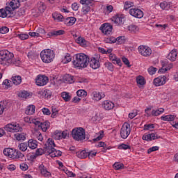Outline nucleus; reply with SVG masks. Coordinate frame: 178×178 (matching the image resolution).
<instances>
[{
  "label": "nucleus",
  "mask_w": 178,
  "mask_h": 178,
  "mask_svg": "<svg viewBox=\"0 0 178 178\" xmlns=\"http://www.w3.org/2000/svg\"><path fill=\"white\" fill-rule=\"evenodd\" d=\"M55 147H56V145H55L54 140L49 138L47 143L44 144V149H37L35 155L36 156H40V155H43V154H46V155L51 156V158L62 156V152H60V150H56L54 149Z\"/></svg>",
  "instance_id": "obj_1"
},
{
  "label": "nucleus",
  "mask_w": 178,
  "mask_h": 178,
  "mask_svg": "<svg viewBox=\"0 0 178 178\" xmlns=\"http://www.w3.org/2000/svg\"><path fill=\"white\" fill-rule=\"evenodd\" d=\"M15 55L8 50L0 51V64L3 66H9V65H15L19 66L20 65V58H13Z\"/></svg>",
  "instance_id": "obj_2"
},
{
  "label": "nucleus",
  "mask_w": 178,
  "mask_h": 178,
  "mask_svg": "<svg viewBox=\"0 0 178 178\" xmlns=\"http://www.w3.org/2000/svg\"><path fill=\"white\" fill-rule=\"evenodd\" d=\"M72 63L75 69H86L88 66V63H90V58L85 54H78L75 55Z\"/></svg>",
  "instance_id": "obj_3"
},
{
  "label": "nucleus",
  "mask_w": 178,
  "mask_h": 178,
  "mask_svg": "<svg viewBox=\"0 0 178 178\" xmlns=\"http://www.w3.org/2000/svg\"><path fill=\"white\" fill-rule=\"evenodd\" d=\"M40 58L44 63H51L55 59V51L50 49H46L40 52Z\"/></svg>",
  "instance_id": "obj_4"
},
{
  "label": "nucleus",
  "mask_w": 178,
  "mask_h": 178,
  "mask_svg": "<svg viewBox=\"0 0 178 178\" xmlns=\"http://www.w3.org/2000/svg\"><path fill=\"white\" fill-rule=\"evenodd\" d=\"M72 136L76 141L86 140V130L83 128H75L72 131Z\"/></svg>",
  "instance_id": "obj_5"
},
{
  "label": "nucleus",
  "mask_w": 178,
  "mask_h": 178,
  "mask_svg": "<svg viewBox=\"0 0 178 178\" xmlns=\"http://www.w3.org/2000/svg\"><path fill=\"white\" fill-rule=\"evenodd\" d=\"M4 130L10 133H19V131L23 130V128L19 124L11 123L6 124L4 127Z\"/></svg>",
  "instance_id": "obj_6"
},
{
  "label": "nucleus",
  "mask_w": 178,
  "mask_h": 178,
  "mask_svg": "<svg viewBox=\"0 0 178 178\" xmlns=\"http://www.w3.org/2000/svg\"><path fill=\"white\" fill-rule=\"evenodd\" d=\"M13 9L11 6H7L5 8V9L1 8L0 9V17H2L4 19V17H13L15 16V14H13Z\"/></svg>",
  "instance_id": "obj_7"
},
{
  "label": "nucleus",
  "mask_w": 178,
  "mask_h": 178,
  "mask_svg": "<svg viewBox=\"0 0 178 178\" xmlns=\"http://www.w3.org/2000/svg\"><path fill=\"white\" fill-rule=\"evenodd\" d=\"M130 133H131V129H130V124L125 122L122 125L120 129V136L124 140L127 138L129 136H130Z\"/></svg>",
  "instance_id": "obj_8"
},
{
  "label": "nucleus",
  "mask_w": 178,
  "mask_h": 178,
  "mask_svg": "<svg viewBox=\"0 0 178 178\" xmlns=\"http://www.w3.org/2000/svg\"><path fill=\"white\" fill-rule=\"evenodd\" d=\"M138 50L139 54L145 57L151 56L152 54V50L147 46L140 45L138 47Z\"/></svg>",
  "instance_id": "obj_9"
},
{
  "label": "nucleus",
  "mask_w": 178,
  "mask_h": 178,
  "mask_svg": "<svg viewBox=\"0 0 178 178\" xmlns=\"http://www.w3.org/2000/svg\"><path fill=\"white\" fill-rule=\"evenodd\" d=\"M48 76H44V75H38L35 83L39 87H42L44 86H47L49 81Z\"/></svg>",
  "instance_id": "obj_10"
},
{
  "label": "nucleus",
  "mask_w": 178,
  "mask_h": 178,
  "mask_svg": "<svg viewBox=\"0 0 178 178\" xmlns=\"http://www.w3.org/2000/svg\"><path fill=\"white\" fill-rule=\"evenodd\" d=\"M100 30L106 35H109V34L112 33V31L113 30V27L112 26V25H111V24L106 23V24H103L101 26Z\"/></svg>",
  "instance_id": "obj_11"
},
{
  "label": "nucleus",
  "mask_w": 178,
  "mask_h": 178,
  "mask_svg": "<svg viewBox=\"0 0 178 178\" xmlns=\"http://www.w3.org/2000/svg\"><path fill=\"white\" fill-rule=\"evenodd\" d=\"M129 14L134 17L141 19L144 17V13L138 8H131L129 10Z\"/></svg>",
  "instance_id": "obj_12"
},
{
  "label": "nucleus",
  "mask_w": 178,
  "mask_h": 178,
  "mask_svg": "<svg viewBox=\"0 0 178 178\" xmlns=\"http://www.w3.org/2000/svg\"><path fill=\"white\" fill-rule=\"evenodd\" d=\"M168 81V77L166 76H159L154 80V84L156 87H160V86H163L166 84V81Z\"/></svg>",
  "instance_id": "obj_13"
},
{
  "label": "nucleus",
  "mask_w": 178,
  "mask_h": 178,
  "mask_svg": "<svg viewBox=\"0 0 178 178\" xmlns=\"http://www.w3.org/2000/svg\"><path fill=\"white\" fill-rule=\"evenodd\" d=\"M162 67L159 70V73H165L168 70H170L173 67V64L170 63L168 66V61H161Z\"/></svg>",
  "instance_id": "obj_14"
},
{
  "label": "nucleus",
  "mask_w": 178,
  "mask_h": 178,
  "mask_svg": "<svg viewBox=\"0 0 178 178\" xmlns=\"http://www.w3.org/2000/svg\"><path fill=\"white\" fill-rule=\"evenodd\" d=\"M142 138L145 141H152V140H158V138H162V137L158 134H149L147 135H143Z\"/></svg>",
  "instance_id": "obj_15"
},
{
  "label": "nucleus",
  "mask_w": 178,
  "mask_h": 178,
  "mask_svg": "<svg viewBox=\"0 0 178 178\" xmlns=\"http://www.w3.org/2000/svg\"><path fill=\"white\" fill-rule=\"evenodd\" d=\"M3 154L6 156H8V158H12L15 159V156L16 155V150L12 148H6L3 149Z\"/></svg>",
  "instance_id": "obj_16"
},
{
  "label": "nucleus",
  "mask_w": 178,
  "mask_h": 178,
  "mask_svg": "<svg viewBox=\"0 0 178 178\" xmlns=\"http://www.w3.org/2000/svg\"><path fill=\"white\" fill-rule=\"evenodd\" d=\"M102 106L105 111H111V109L115 108V104L109 100H106L102 102Z\"/></svg>",
  "instance_id": "obj_17"
},
{
  "label": "nucleus",
  "mask_w": 178,
  "mask_h": 178,
  "mask_svg": "<svg viewBox=\"0 0 178 178\" xmlns=\"http://www.w3.org/2000/svg\"><path fill=\"white\" fill-rule=\"evenodd\" d=\"M102 98H105V93L94 91L92 93V99L93 101H101Z\"/></svg>",
  "instance_id": "obj_18"
},
{
  "label": "nucleus",
  "mask_w": 178,
  "mask_h": 178,
  "mask_svg": "<svg viewBox=\"0 0 178 178\" xmlns=\"http://www.w3.org/2000/svg\"><path fill=\"white\" fill-rule=\"evenodd\" d=\"M89 63L90 67L94 70L99 69V67L101 66V64L99 63V60H97L95 57L92 58L90 60L89 59Z\"/></svg>",
  "instance_id": "obj_19"
},
{
  "label": "nucleus",
  "mask_w": 178,
  "mask_h": 178,
  "mask_svg": "<svg viewBox=\"0 0 178 178\" xmlns=\"http://www.w3.org/2000/svg\"><path fill=\"white\" fill-rule=\"evenodd\" d=\"M9 102L8 100H3L0 102V115H3L5 111L9 108Z\"/></svg>",
  "instance_id": "obj_20"
},
{
  "label": "nucleus",
  "mask_w": 178,
  "mask_h": 178,
  "mask_svg": "<svg viewBox=\"0 0 178 178\" xmlns=\"http://www.w3.org/2000/svg\"><path fill=\"white\" fill-rule=\"evenodd\" d=\"M109 59L110 60L113 61V63H114V65H118V66H122V60H120V58L116 57V55L113 54H110Z\"/></svg>",
  "instance_id": "obj_21"
},
{
  "label": "nucleus",
  "mask_w": 178,
  "mask_h": 178,
  "mask_svg": "<svg viewBox=\"0 0 178 178\" xmlns=\"http://www.w3.org/2000/svg\"><path fill=\"white\" fill-rule=\"evenodd\" d=\"M25 1L27 0H12L9 5L13 9H17V8H20V3L25 2Z\"/></svg>",
  "instance_id": "obj_22"
},
{
  "label": "nucleus",
  "mask_w": 178,
  "mask_h": 178,
  "mask_svg": "<svg viewBox=\"0 0 178 178\" xmlns=\"http://www.w3.org/2000/svg\"><path fill=\"white\" fill-rule=\"evenodd\" d=\"M176 58H177V50L176 49L172 50L167 56V59L171 62H175V60H176Z\"/></svg>",
  "instance_id": "obj_23"
},
{
  "label": "nucleus",
  "mask_w": 178,
  "mask_h": 178,
  "mask_svg": "<svg viewBox=\"0 0 178 178\" xmlns=\"http://www.w3.org/2000/svg\"><path fill=\"white\" fill-rule=\"evenodd\" d=\"M39 169L40 170V173L42 176L44 177H51V172H49L48 170H47V168L44 166V165H40L39 166Z\"/></svg>",
  "instance_id": "obj_24"
},
{
  "label": "nucleus",
  "mask_w": 178,
  "mask_h": 178,
  "mask_svg": "<svg viewBox=\"0 0 178 178\" xmlns=\"http://www.w3.org/2000/svg\"><path fill=\"white\" fill-rule=\"evenodd\" d=\"M63 81L66 84H73L74 83V77L70 74H65L63 77Z\"/></svg>",
  "instance_id": "obj_25"
},
{
  "label": "nucleus",
  "mask_w": 178,
  "mask_h": 178,
  "mask_svg": "<svg viewBox=\"0 0 178 178\" xmlns=\"http://www.w3.org/2000/svg\"><path fill=\"white\" fill-rule=\"evenodd\" d=\"M76 20L74 17H67L65 20V24L68 26H73L76 23Z\"/></svg>",
  "instance_id": "obj_26"
},
{
  "label": "nucleus",
  "mask_w": 178,
  "mask_h": 178,
  "mask_svg": "<svg viewBox=\"0 0 178 178\" xmlns=\"http://www.w3.org/2000/svg\"><path fill=\"white\" fill-rule=\"evenodd\" d=\"M38 95L40 98H49V97H51V92L49 90H40L38 92Z\"/></svg>",
  "instance_id": "obj_27"
},
{
  "label": "nucleus",
  "mask_w": 178,
  "mask_h": 178,
  "mask_svg": "<svg viewBox=\"0 0 178 178\" xmlns=\"http://www.w3.org/2000/svg\"><path fill=\"white\" fill-rule=\"evenodd\" d=\"M28 147L29 148H31V149H35V148H37V147H38V143L37 140H35L34 139H30L28 141Z\"/></svg>",
  "instance_id": "obj_28"
},
{
  "label": "nucleus",
  "mask_w": 178,
  "mask_h": 178,
  "mask_svg": "<svg viewBox=\"0 0 178 178\" xmlns=\"http://www.w3.org/2000/svg\"><path fill=\"white\" fill-rule=\"evenodd\" d=\"M65 34V31L63 30H58V31H52L51 32H49L47 35L49 37H54V35H63Z\"/></svg>",
  "instance_id": "obj_29"
},
{
  "label": "nucleus",
  "mask_w": 178,
  "mask_h": 178,
  "mask_svg": "<svg viewBox=\"0 0 178 178\" xmlns=\"http://www.w3.org/2000/svg\"><path fill=\"white\" fill-rule=\"evenodd\" d=\"M14 137L17 141H24L26 140V134L17 133L14 134Z\"/></svg>",
  "instance_id": "obj_30"
},
{
  "label": "nucleus",
  "mask_w": 178,
  "mask_h": 178,
  "mask_svg": "<svg viewBox=\"0 0 178 178\" xmlns=\"http://www.w3.org/2000/svg\"><path fill=\"white\" fill-rule=\"evenodd\" d=\"M35 106L34 105H29V106H27L25 111L26 115H33L35 113Z\"/></svg>",
  "instance_id": "obj_31"
},
{
  "label": "nucleus",
  "mask_w": 178,
  "mask_h": 178,
  "mask_svg": "<svg viewBox=\"0 0 178 178\" xmlns=\"http://www.w3.org/2000/svg\"><path fill=\"white\" fill-rule=\"evenodd\" d=\"M12 82L13 84L15 86H19V84H21L22 83V76L17 75V76H14L11 78Z\"/></svg>",
  "instance_id": "obj_32"
},
{
  "label": "nucleus",
  "mask_w": 178,
  "mask_h": 178,
  "mask_svg": "<svg viewBox=\"0 0 178 178\" xmlns=\"http://www.w3.org/2000/svg\"><path fill=\"white\" fill-rule=\"evenodd\" d=\"M76 42L77 44H79V45H81L82 47L87 46V40H86V39H84L83 37H78L76 40Z\"/></svg>",
  "instance_id": "obj_33"
},
{
  "label": "nucleus",
  "mask_w": 178,
  "mask_h": 178,
  "mask_svg": "<svg viewBox=\"0 0 178 178\" xmlns=\"http://www.w3.org/2000/svg\"><path fill=\"white\" fill-rule=\"evenodd\" d=\"M76 42L77 44H79V45H81L82 47L87 46V40H86V39H84L83 37H78L76 40Z\"/></svg>",
  "instance_id": "obj_34"
},
{
  "label": "nucleus",
  "mask_w": 178,
  "mask_h": 178,
  "mask_svg": "<svg viewBox=\"0 0 178 178\" xmlns=\"http://www.w3.org/2000/svg\"><path fill=\"white\" fill-rule=\"evenodd\" d=\"M76 156L80 158V159H86L88 156L87 150H82L81 152H76Z\"/></svg>",
  "instance_id": "obj_35"
},
{
  "label": "nucleus",
  "mask_w": 178,
  "mask_h": 178,
  "mask_svg": "<svg viewBox=\"0 0 178 178\" xmlns=\"http://www.w3.org/2000/svg\"><path fill=\"white\" fill-rule=\"evenodd\" d=\"M80 3L85 6H94V0H80Z\"/></svg>",
  "instance_id": "obj_36"
},
{
  "label": "nucleus",
  "mask_w": 178,
  "mask_h": 178,
  "mask_svg": "<svg viewBox=\"0 0 178 178\" xmlns=\"http://www.w3.org/2000/svg\"><path fill=\"white\" fill-rule=\"evenodd\" d=\"M14 159H19V161H24L26 159V157L24 156V154L19 151H15V156H14Z\"/></svg>",
  "instance_id": "obj_37"
},
{
  "label": "nucleus",
  "mask_w": 178,
  "mask_h": 178,
  "mask_svg": "<svg viewBox=\"0 0 178 178\" xmlns=\"http://www.w3.org/2000/svg\"><path fill=\"white\" fill-rule=\"evenodd\" d=\"M161 120H163L165 122H172V120H175V115H163L161 118Z\"/></svg>",
  "instance_id": "obj_38"
},
{
  "label": "nucleus",
  "mask_w": 178,
  "mask_h": 178,
  "mask_svg": "<svg viewBox=\"0 0 178 178\" xmlns=\"http://www.w3.org/2000/svg\"><path fill=\"white\" fill-rule=\"evenodd\" d=\"M61 97L65 102H69V101H70L72 99V96L67 92H63L61 93Z\"/></svg>",
  "instance_id": "obj_39"
},
{
  "label": "nucleus",
  "mask_w": 178,
  "mask_h": 178,
  "mask_svg": "<svg viewBox=\"0 0 178 178\" xmlns=\"http://www.w3.org/2000/svg\"><path fill=\"white\" fill-rule=\"evenodd\" d=\"M18 96L19 98H24L26 99L27 98H30V97H31V94L26 90H23L19 93Z\"/></svg>",
  "instance_id": "obj_40"
},
{
  "label": "nucleus",
  "mask_w": 178,
  "mask_h": 178,
  "mask_svg": "<svg viewBox=\"0 0 178 178\" xmlns=\"http://www.w3.org/2000/svg\"><path fill=\"white\" fill-rule=\"evenodd\" d=\"M165 112V109L163 108H160L157 110L152 111V116H159L161 113H163Z\"/></svg>",
  "instance_id": "obj_41"
},
{
  "label": "nucleus",
  "mask_w": 178,
  "mask_h": 178,
  "mask_svg": "<svg viewBox=\"0 0 178 178\" xmlns=\"http://www.w3.org/2000/svg\"><path fill=\"white\" fill-rule=\"evenodd\" d=\"M70 62H72V56L70 54H66L62 59V63L66 64Z\"/></svg>",
  "instance_id": "obj_42"
},
{
  "label": "nucleus",
  "mask_w": 178,
  "mask_h": 178,
  "mask_svg": "<svg viewBox=\"0 0 178 178\" xmlns=\"http://www.w3.org/2000/svg\"><path fill=\"white\" fill-rule=\"evenodd\" d=\"M53 19L57 20V22H63V20H65V17H63L62 14L54 13L53 14Z\"/></svg>",
  "instance_id": "obj_43"
},
{
  "label": "nucleus",
  "mask_w": 178,
  "mask_h": 178,
  "mask_svg": "<svg viewBox=\"0 0 178 178\" xmlns=\"http://www.w3.org/2000/svg\"><path fill=\"white\" fill-rule=\"evenodd\" d=\"M28 147L29 144L27 143H22L18 145L19 151H22V152L27 151Z\"/></svg>",
  "instance_id": "obj_44"
},
{
  "label": "nucleus",
  "mask_w": 178,
  "mask_h": 178,
  "mask_svg": "<svg viewBox=\"0 0 178 178\" xmlns=\"http://www.w3.org/2000/svg\"><path fill=\"white\" fill-rule=\"evenodd\" d=\"M128 30L129 31H130L131 33H138V26H137L136 25H134V24H131V25H129L128 26Z\"/></svg>",
  "instance_id": "obj_45"
},
{
  "label": "nucleus",
  "mask_w": 178,
  "mask_h": 178,
  "mask_svg": "<svg viewBox=\"0 0 178 178\" xmlns=\"http://www.w3.org/2000/svg\"><path fill=\"white\" fill-rule=\"evenodd\" d=\"M112 22L115 23V24H122L123 23V18L122 17H113L112 19Z\"/></svg>",
  "instance_id": "obj_46"
},
{
  "label": "nucleus",
  "mask_w": 178,
  "mask_h": 178,
  "mask_svg": "<svg viewBox=\"0 0 178 178\" xmlns=\"http://www.w3.org/2000/svg\"><path fill=\"white\" fill-rule=\"evenodd\" d=\"M40 128H41L42 131H47V130L49 129V122H41Z\"/></svg>",
  "instance_id": "obj_47"
},
{
  "label": "nucleus",
  "mask_w": 178,
  "mask_h": 178,
  "mask_svg": "<svg viewBox=\"0 0 178 178\" xmlns=\"http://www.w3.org/2000/svg\"><path fill=\"white\" fill-rule=\"evenodd\" d=\"M136 83L137 84H139V86H144L145 84V79L143 76H138L136 77Z\"/></svg>",
  "instance_id": "obj_48"
},
{
  "label": "nucleus",
  "mask_w": 178,
  "mask_h": 178,
  "mask_svg": "<svg viewBox=\"0 0 178 178\" xmlns=\"http://www.w3.org/2000/svg\"><path fill=\"white\" fill-rule=\"evenodd\" d=\"M77 97H81L82 98H86L87 97V91L84 90H79L76 92Z\"/></svg>",
  "instance_id": "obj_49"
},
{
  "label": "nucleus",
  "mask_w": 178,
  "mask_h": 178,
  "mask_svg": "<svg viewBox=\"0 0 178 178\" xmlns=\"http://www.w3.org/2000/svg\"><path fill=\"white\" fill-rule=\"evenodd\" d=\"M104 42L106 44H115L116 42V38L113 37L105 38Z\"/></svg>",
  "instance_id": "obj_50"
},
{
  "label": "nucleus",
  "mask_w": 178,
  "mask_h": 178,
  "mask_svg": "<svg viewBox=\"0 0 178 178\" xmlns=\"http://www.w3.org/2000/svg\"><path fill=\"white\" fill-rule=\"evenodd\" d=\"M131 6H134V3L131 1H126L124 4V9L127 10V9H130Z\"/></svg>",
  "instance_id": "obj_51"
},
{
  "label": "nucleus",
  "mask_w": 178,
  "mask_h": 178,
  "mask_svg": "<svg viewBox=\"0 0 178 178\" xmlns=\"http://www.w3.org/2000/svg\"><path fill=\"white\" fill-rule=\"evenodd\" d=\"M90 10H91V7H90V6H83L82 7L83 15H87Z\"/></svg>",
  "instance_id": "obj_52"
},
{
  "label": "nucleus",
  "mask_w": 178,
  "mask_h": 178,
  "mask_svg": "<svg viewBox=\"0 0 178 178\" xmlns=\"http://www.w3.org/2000/svg\"><path fill=\"white\" fill-rule=\"evenodd\" d=\"M113 166L115 170H120V169H123L124 165L123 163H115Z\"/></svg>",
  "instance_id": "obj_53"
},
{
  "label": "nucleus",
  "mask_w": 178,
  "mask_h": 178,
  "mask_svg": "<svg viewBox=\"0 0 178 178\" xmlns=\"http://www.w3.org/2000/svg\"><path fill=\"white\" fill-rule=\"evenodd\" d=\"M104 66L111 72H113V65L112 63L107 61L104 63Z\"/></svg>",
  "instance_id": "obj_54"
},
{
  "label": "nucleus",
  "mask_w": 178,
  "mask_h": 178,
  "mask_svg": "<svg viewBox=\"0 0 178 178\" xmlns=\"http://www.w3.org/2000/svg\"><path fill=\"white\" fill-rule=\"evenodd\" d=\"M53 138H54L55 140H62V136L60 135V131H56L54 132V134L53 135Z\"/></svg>",
  "instance_id": "obj_55"
},
{
  "label": "nucleus",
  "mask_w": 178,
  "mask_h": 178,
  "mask_svg": "<svg viewBox=\"0 0 178 178\" xmlns=\"http://www.w3.org/2000/svg\"><path fill=\"white\" fill-rule=\"evenodd\" d=\"M115 42H118V44H124V36H119L117 38H115Z\"/></svg>",
  "instance_id": "obj_56"
},
{
  "label": "nucleus",
  "mask_w": 178,
  "mask_h": 178,
  "mask_svg": "<svg viewBox=\"0 0 178 178\" xmlns=\"http://www.w3.org/2000/svg\"><path fill=\"white\" fill-rule=\"evenodd\" d=\"M97 148H101V147H104V152H105V151H106V149H109V147H108L107 146H106V144H105V143L104 142H102V141H101V142H99V143H98V145H97Z\"/></svg>",
  "instance_id": "obj_57"
},
{
  "label": "nucleus",
  "mask_w": 178,
  "mask_h": 178,
  "mask_svg": "<svg viewBox=\"0 0 178 178\" xmlns=\"http://www.w3.org/2000/svg\"><path fill=\"white\" fill-rule=\"evenodd\" d=\"M3 86H5L6 88H9L12 87V81L9 79H5L3 82Z\"/></svg>",
  "instance_id": "obj_58"
},
{
  "label": "nucleus",
  "mask_w": 178,
  "mask_h": 178,
  "mask_svg": "<svg viewBox=\"0 0 178 178\" xmlns=\"http://www.w3.org/2000/svg\"><path fill=\"white\" fill-rule=\"evenodd\" d=\"M6 33H9V28H8V26H2L0 28V34H6Z\"/></svg>",
  "instance_id": "obj_59"
},
{
  "label": "nucleus",
  "mask_w": 178,
  "mask_h": 178,
  "mask_svg": "<svg viewBox=\"0 0 178 178\" xmlns=\"http://www.w3.org/2000/svg\"><path fill=\"white\" fill-rule=\"evenodd\" d=\"M45 9H47V6L44 4V3H40L39 7H38V10L40 12V13H42Z\"/></svg>",
  "instance_id": "obj_60"
},
{
  "label": "nucleus",
  "mask_w": 178,
  "mask_h": 178,
  "mask_svg": "<svg viewBox=\"0 0 178 178\" xmlns=\"http://www.w3.org/2000/svg\"><path fill=\"white\" fill-rule=\"evenodd\" d=\"M87 154L89 159H91V158H94V156L97 155V152L90 151V152H87Z\"/></svg>",
  "instance_id": "obj_61"
},
{
  "label": "nucleus",
  "mask_w": 178,
  "mask_h": 178,
  "mask_svg": "<svg viewBox=\"0 0 178 178\" xmlns=\"http://www.w3.org/2000/svg\"><path fill=\"white\" fill-rule=\"evenodd\" d=\"M17 37H19L22 40H27V38H29V35L26 33L18 34Z\"/></svg>",
  "instance_id": "obj_62"
},
{
  "label": "nucleus",
  "mask_w": 178,
  "mask_h": 178,
  "mask_svg": "<svg viewBox=\"0 0 178 178\" xmlns=\"http://www.w3.org/2000/svg\"><path fill=\"white\" fill-rule=\"evenodd\" d=\"M156 70L157 69L156 67H150L148 68V72H149V74H155V73H156Z\"/></svg>",
  "instance_id": "obj_63"
},
{
  "label": "nucleus",
  "mask_w": 178,
  "mask_h": 178,
  "mask_svg": "<svg viewBox=\"0 0 178 178\" xmlns=\"http://www.w3.org/2000/svg\"><path fill=\"white\" fill-rule=\"evenodd\" d=\"M168 2L166 1H163L160 3V8L163 10L168 9Z\"/></svg>",
  "instance_id": "obj_64"
}]
</instances>
